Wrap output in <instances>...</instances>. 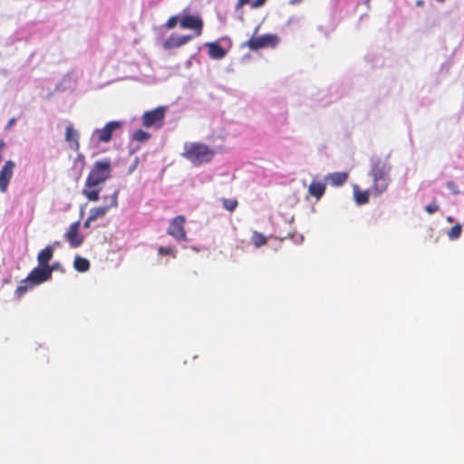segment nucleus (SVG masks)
Segmentation results:
<instances>
[{"mask_svg":"<svg viewBox=\"0 0 464 464\" xmlns=\"http://www.w3.org/2000/svg\"><path fill=\"white\" fill-rule=\"evenodd\" d=\"M181 155L194 166H200L212 160L215 150L202 142H185Z\"/></svg>","mask_w":464,"mask_h":464,"instance_id":"f257e3e1","label":"nucleus"},{"mask_svg":"<svg viewBox=\"0 0 464 464\" xmlns=\"http://www.w3.org/2000/svg\"><path fill=\"white\" fill-rule=\"evenodd\" d=\"M53 271L54 266H52V267L37 266L29 273L26 278L20 282L19 285L14 291L15 295L20 298L34 285H39L44 282L49 281L52 278V274Z\"/></svg>","mask_w":464,"mask_h":464,"instance_id":"f03ea898","label":"nucleus"},{"mask_svg":"<svg viewBox=\"0 0 464 464\" xmlns=\"http://www.w3.org/2000/svg\"><path fill=\"white\" fill-rule=\"evenodd\" d=\"M391 167L387 160L381 159H373L372 162L371 176L372 178V187L375 195L383 193L389 185V173Z\"/></svg>","mask_w":464,"mask_h":464,"instance_id":"7ed1b4c3","label":"nucleus"},{"mask_svg":"<svg viewBox=\"0 0 464 464\" xmlns=\"http://www.w3.org/2000/svg\"><path fill=\"white\" fill-rule=\"evenodd\" d=\"M123 124L124 122L121 121H111L107 122L104 127L93 130L90 137L89 146L98 148L100 144L111 141L113 133L121 129Z\"/></svg>","mask_w":464,"mask_h":464,"instance_id":"20e7f679","label":"nucleus"},{"mask_svg":"<svg viewBox=\"0 0 464 464\" xmlns=\"http://www.w3.org/2000/svg\"><path fill=\"white\" fill-rule=\"evenodd\" d=\"M111 161L100 160L94 163L92 170L87 178L89 185H97L104 182L111 175Z\"/></svg>","mask_w":464,"mask_h":464,"instance_id":"39448f33","label":"nucleus"},{"mask_svg":"<svg viewBox=\"0 0 464 464\" xmlns=\"http://www.w3.org/2000/svg\"><path fill=\"white\" fill-rule=\"evenodd\" d=\"M185 218L178 216L172 219L169 227H168V234L178 241H186L187 233L184 228Z\"/></svg>","mask_w":464,"mask_h":464,"instance_id":"423d86ee","label":"nucleus"},{"mask_svg":"<svg viewBox=\"0 0 464 464\" xmlns=\"http://www.w3.org/2000/svg\"><path fill=\"white\" fill-rule=\"evenodd\" d=\"M165 109L159 107L153 111H146L142 116V122L145 127H160L164 119Z\"/></svg>","mask_w":464,"mask_h":464,"instance_id":"0eeeda50","label":"nucleus"},{"mask_svg":"<svg viewBox=\"0 0 464 464\" xmlns=\"http://www.w3.org/2000/svg\"><path fill=\"white\" fill-rule=\"evenodd\" d=\"M79 227L80 221L73 222L64 234V238L72 248L81 246L84 241V237L79 233Z\"/></svg>","mask_w":464,"mask_h":464,"instance_id":"6e6552de","label":"nucleus"},{"mask_svg":"<svg viewBox=\"0 0 464 464\" xmlns=\"http://www.w3.org/2000/svg\"><path fill=\"white\" fill-rule=\"evenodd\" d=\"M15 164L12 160H7L0 170V190L6 191L9 181L13 176Z\"/></svg>","mask_w":464,"mask_h":464,"instance_id":"1a4fd4ad","label":"nucleus"},{"mask_svg":"<svg viewBox=\"0 0 464 464\" xmlns=\"http://www.w3.org/2000/svg\"><path fill=\"white\" fill-rule=\"evenodd\" d=\"M180 26L184 29H192L197 31V35H199L202 31L203 22L195 15H185L180 19Z\"/></svg>","mask_w":464,"mask_h":464,"instance_id":"9d476101","label":"nucleus"},{"mask_svg":"<svg viewBox=\"0 0 464 464\" xmlns=\"http://www.w3.org/2000/svg\"><path fill=\"white\" fill-rule=\"evenodd\" d=\"M192 39L191 35H179L172 34L165 42L164 48L172 49L186 44L189 40Z\"/></svg>","mask_w":464,"mask_h":464,"instance_id":"9b49d317","label":"nucleus"},{"mask_svg":"<svg viewBox=\"0 0 464 464\" xmlns=\"http://www.w3.org/2000/svg\"><path fill=\"white\" fill-rule=\"evenodd\" d=\"M53 246H47L45 248L41 250L37 255L38 266L44 267H52V266L49 265V262L52 260L53 256Z\"/></svg>","mask_w":464,"mask_h":464,"instance_id":"f8f14e48","label":"nucleus"},{"mask_svg":"<svg viewBox=\"0 0 464 464\" xmlns=\"http://www.w3.org/2000/svg\"><path fill=\"white\" fill-rule=\"evenodd\" d=\"M76 86V78L73 73H67L62 81L56 84V92L72 91Z\"/></svg>","mask_w":464,"mask_h":464,"instance_id":"ddd939ff","label":"nucleus"},{"mask_svg":"<svg viewBox=\"0 0 464 464\" xmlns=\"http://www.w3.org/2000/svg\"><path fill=\"white\" fill-rule=\"evenodd\" d=\"M79 136L78 130H74L72 125H68L66 127L65 140L70 143V148L74 151H77L80 149Z\"/></svg>","mask_w":464,"mask_h":464,"instance_id":"4468645a","label":"nucleus"},{"mask_svg":"<svg viewBox=\"0 0 464 464\" xmlns=\"http://www.w3.org/2000/svg\"><path fill=\"white\" fill-rule=\"evenodd\" d=\"M348 173L347 172H334L329 173L324 177V179L327 183L334 187H339L343 185L347 179H348Z\"/></svg>","mask_w":464,"mask_h":464,"instance_id":"2eb2a0df","label":"nucleus"},{"mask_svg":"<svg viewBox=\"0 0 464 464\" xmlns=\"http://www.w3.org/2000/svg\"><path fill=\"white\" fill-rule=\"evenodd\" d=\"M326 185L322 181L313 180L308 188L310 196L319 200L325 193Z\"/></svg>","mask_w":464,"mask_h":464,"instance_id":"dca6fc26","label":"nucleus"},{"mask_svg":"<svg viewBox=\"0 0 464 464\" xmlns=\"http://www.w3.org/2000/svg\"><path fill=\"white\" fill-rule=\"evenodd\" d=\"M353 195L357 203H367L370 196H376L372 186L368 190H362L357 185L353 187Z\"/></svg>","mask_w":464,"mask_h":464,"instance_id":"f3484780","label":"nucleus"},{"mask_svg":"<svg viewBox=\"0 0 464 464\" xmlns=\"http://www.w3.org/2000/svg\"><path fill=\"white\" fill-rule=\"evenodd\" d=\"M208 54L212 59L220 60L226 56V50L217 43H207Z\"/></svg>","mask_w":464,"mask_h":464,"instance_id":"a211bd4d","label":"nucleus"},{"mask_svg":"<svg viewBox=\"0 0 464 464\" xmlns=\"http://www.w3.org/2000/svg\"><path fill=\"white\" fill-rule=\"evenodd\" d=\"M259 25L256 27L254 35L241 44V48L248 47L252 51H258L261 48V36H257Z\"/></svg>","mask_w":464,"mask_h":464,"instance_id":"6ab92c4d","label":"nucleus"},{"mask_svg":"<svg viewBox=\"0 0 464 464\" xmlns=\"http://www.w3.org/2000/svg\"><path fill=\"white\" fill-rule=\"evenodd\" d=\"M99 191L97 185H89L87 181L85 182V188H83V194L90 201H97L99 200Z\"/></svg>","mask_w":464,"mask_h":464,"instance_id":"aec40b11","label":"nucleus"},{"mask_svg":"<svg viewBox=\"0 0 464 464\" xmlns=\"http://www.w3.org/2000/svg\"><path fill=\"white\" fill-rule=\"evenodd\" d=\"M90 262L88 259L82 257V256H76L73 261V267L76 271L80 273L87 272L90 269Z\"/></svg>","mask_w":464,"mask_h":464,"instance_id":"412c9836","label":"nucleus"},{"mask_svg":"<svg viewBox=\"0 0 464 464\" xmlns=\"http://www.w3.org/2000/svg\"><path fill=\"white\" fill-rule=\"evenodd\" d=\"M280 42L279 37L276 34H263V48L265 47H276Z\"/></svg>","mask_w":464,"mask_h":464,"instance_id":"4be33fe9","label":"nucleus"},{"mask_svg":"<svg viewBox=\"0 0 464 464\" xmlns=\"http://www.w3.org/2000/svg\"><path fill=\"white\" fill-rule=\"evenodd\" d=\"M150 137V133L142 130H138L132 134V139L139 142H143L149 140Z\"/></svg>","mask_w":464,"mask_h":464,"instance_id":"5701e85b","label":"nucleus"},{"mask_svg":"<svg viewBox=\"0 0 464 464\" xmlns=\"http://www.w3.org/2000/svg\"><path fill=\"white\" fill-rule=\"evenodd\" d=\"M461 231H462L461 225L456 224L449 230L448 237L451 240L457 239L460 237Z\"/></svg>","mask_w":464,"mask_h":464,"instance_id":"b1692460","label":"nucleus"},{"mask_svg":"<svg viewBox=\"0 0 464 464\" xmlns=\"http://www.w3.org/2000/svg\"><path fill=\"white\" fill-rule=\"evenodd\" d=\"M158 253L160 256H171L172 257L176 256L174 249L170 246H160L158 248Z\"/></svg>","mask_w":464,"mask_h":464,"instance_id":"393cba45","label":"nucleus"},{"mask_svg":"<svg viewBox=\"0 0 464 464\" xmlns=\"http://www.w3.org/2000/svg\"><path fill=\"white\" fill-rule=\"evenodd\" d=\"M106 211H107L106 207L93 208L90 212V216L95 215V219H97L98 218L105 215Z\"/></svg>","mask_w":464,"mask_h":464,"instance_id":"a878e982","label":"nucleus"},{"mask_svg":"<svg viewBox=\"0 0 464 464\" xmlns=\"http://www.w3.org/2000/svg\"><path fill=\"white\" fill-rule=\"evenodd\" d=\"M180 22L179 20V15H174V16H171L167 24H166V26L169 28V29H171V28H174L176 26V24H178V22Z\"/></svg>","mask_w":464,"mask_h":464,"instance_id":"bb28decb","label":"nucleus"},{"mask_svg":"<svg viewBox=\"0 0 464 464\" xmlns=\"http://www.w3.org/2000/svg\"><path fill=\"white\" fill-rule=\"evenodd\" d=\"M252 241L256 247H259L261 246V234L256 232L254 233L252 237Z\"/></svg>","mask_w":464,"mask_h":464,"instance_id":"cd10ccee","label":"nucleus"},{"mask_svg":"<svg viewBox=\"0 0 464 464\" xmlns=\"http://www.w3.org/2000/svg\"><path fill=\"white\" fill-rule=\"evenodd\" d=\"M447 187L449 188V189L451 191L452 194H458L459 193V189L457 188V185L452 182V181H450L447 183Z\"/></svg>","mask_w":464,"mask_h":464,"instance_id":"c85d7f7f","label":"nucleus"},{"mask_svg":"<svg viewBox=\"0 0 464 464\" xmlns=\"http://www.w3.org/2000/svg\"><path fill=\"white\" fill-rule=\"evenodd\" d=\"M74 164H75V166L78 165V164H80L81 166H83V164H84V156L82 155V154H79L76 157L75 160H74Z\"/></svg>","mask_w":464,"mask_h":464,"instance_id":"c756f323","label":"nucleus"},{"mask_svg":"<svg viewBox=\"0 0 464 464\" xmlns=\"http://www.w3.org/2000/svg\"><path fill=\"white\" fill-rule=\"evenodd\" d=\"M439 209L438 205H427L426 210L429 213H433Z\"/></svg>","mask_w":464,"mask_h":464,"instance_id":"7c9ffc66","label":"nucleus"},{"mask_svg":"<svg viewBox=\"0 0 464 464\" xmlns=\"http://www.w3.org/2000/svg\"><path fill=\"white\" fill-rule=\"evenodd\" d=\"M15 122H16V119L15 118H11L8 121V122H7V124L5 126V130L11 129L15 124Z\"/></svg>","mask_w":464,"mask_h":464,"instance_id":"2f4dec72","label":"nucleus"},{"mask_svg":"<svg viewBox=\"0 0 464 464\" xmlns=\"http://www.w3.org/2000/svg\"><path fill=\"white\" fill-rule=\"evenodd\" d=\"M95 220V215H92V216H89V218H87V220L85 221L84 223V227H88L90 226V223L92 221Z\"/></svg>","mask_w":464,"mask_h":464,"instance_id":"473e14b6","label":"nucleus"},{"mask_svg":"<svg viewBox=\"0 0 464 464\" xmlns=\"http://www.w3.org/2000/svg\"><path fill=\"white\" fill-rule=\"evenodd\" d=\"M249 0H238L237 1V7L239 8L241 7L242 5H246V3H248Z\"/></svg>","mask_w":464,"mask_h":464,"instance_id":"72a5a7b5","label":"nucleus"},{"mask_svg":"<svg viewBox=\"0 0 464 464\" xmlns=\"http://www.w3.org/2000/svg\"><path fill=\"white\" fill-rule=\"evenodd\" d=\"M237 206V205H225L226 208L230 212L234 211Z\"/></svg>","mask_w":464,"mask_h":464,"instance_id":"f704fd0d","label":"nucleus"},{"mask_svg":"<svg viewBox=\"0 0 464 464\" xmlns=\"http://www.w3.org/2000/svg\"><path fill=\"white\" fill-rule=\"evenodd\" d=\"M261 6V0H255L253 3V7H259Z\"/></svg>","mask_w":464,"mask_h":464,"instance_id":"c9c22d12","label":"nucleus"},{"mask_svg":"<svg viewBox=\"0 0 464 464\" xmlns=\"http://www.w3.org/2000/svg\"><path fill=\"white\" fill-rule=\"evenodd\" d=\"M248 59H249V55H246H246H243V56H242V62H243V63H246V62L248 61Z\"/></svg>","mask_w":464,"mask_h":464,"instance_id":"e433bc0d","label":"nucleus"},{"mask_svg":"<svg viewBox=\"0 0 464 464\" xmlns=\"http://www.w3.org/2000/svg\"><path fill=\"white\" fill-rule=\"evenodd\" d=\"M116 201H117L116 193H114V194L112 195V198H111V202H112V203H116Z\"/></svg>","mask_w":464,"mask_h":464,"instance_id":"4c0bfd02","label":"nucleus"},{"mask_svg":"<svg viewBox=\"0 0 464 464\" xmlns=\"http://www.w3.org/2000/svg\"><path fill=\"white\" fill-rule=\"evenodd\" d=\"M287 237H285V236H282V235H279L276 237V238H278L279 240L283 241L284 239H285Z\"/></svg>","mask_w":464,"mask_h":464,"instance_id":"58836bf2","label":"nucleus"},{"mask_svg":"<svg viewBox=\"0 0 464 464\" xmlns=\"http://www.w3.org/2000/svg\"><path fill=\"white\" fill-rule=\"evenodd\" d=\"M223 203L227 204V203H237V202L236 200L235 201H230V200L224 199Z\"/></svg>","mask_w":464,"mask_h":464,"instance_id":"ea45409f","label":"nucleus"},{"mask_svg":"<svg viewBox=\"0 0 464 464\" xmlns=\"http://www.w3.org/2000/svg\"><path fill=\"white\" fill-rule=\"evenodd\" d=\"M262 244H263V246H266L267 245V240H266V238L264 236H263Z\"/></svg>","mask_w":464,"mask_h":464,"instance_id":"a19ab883","label":"nucleus"},{"mask_svg":"<svg viewBox=\"0 0 464 464\" xmlns=\"http://www.w3.org/2000/svg\"><path fill=\"white\" fill-rule=\"evenodd\" d=\"M4 146H5V142H4V141H2V140H0V150H1V149H3V148H4Z\"/></svg>","mask_w":464,"mask_h":464,"instance_id":"79ce46f5","label":"nucleus"},{"mask_svg":"<svg viewBox=\"0 0 464 464\" xmlns=\"http://www.w3.org/2000/svg\"><path fill=\"white\" fill-rule=\"evenodd\" d=\"M300 1H301V0H292V1H291V4H295V3H298V2H300Z\"/></svg>","mask_w":464,"mask_h":464,"instance_id":"37998d69","label":"nucleus"},{"mask_svg":"<svg viewBox=\"0 0 464 464\" xmlns=\"http://www.w3.org/2000/svg\"><path fill=\"white\" fill-rule=\"evenodd\" d=\"M417 5H422V1H418V2H417Z\"/></svg>","mask_w":464,"mask_h":464,"instance_id":"c03bdc74","label":"nucleus"},{"mask_svg":"<svg viewBox=\"0 0 464 464\" xmlns=\"http://www.w3.org/2000/svg\"><path fill=\"white\" fill-rule=\"evenodd\" d=\"M53 266H54V270H55L57 268V264H54Z\"/></svg>","mask_w":464,"mask_h":464,"instance_id":"a18cd8bd","label":"nucleus"},{"mask_svg":"<svg viewBox=\"0 0 464 464\" xmlns=\"http://www.w3.org/2000/svg\"><path fill=\"white\" fill-rule=\"evenodd\" d=\"M266 2V0H263V4Z\"/></svg>","mask_w":464,"mask_h":464,"instance_id":"49530a36","label":"nucleus"}]
</instances>
